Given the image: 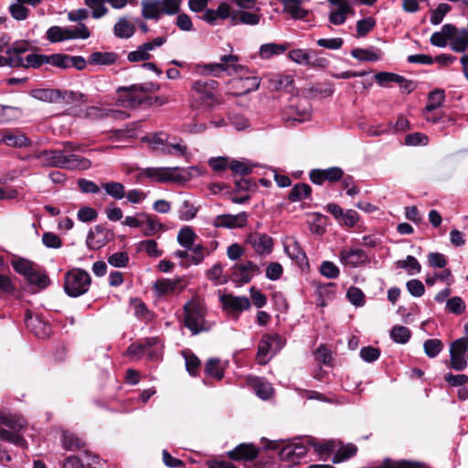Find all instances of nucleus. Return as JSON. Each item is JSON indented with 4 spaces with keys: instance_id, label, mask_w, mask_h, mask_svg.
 Returning <instances> with one entry per match:
<instances>
[{
    "instance_id": "nucleus-1",
    "label": "nucleus",
    "mask_w": 468,
    "mask_h": 468,
    "mask_svg": "<svg viewBox=\"0 0 468 468\" xmlns=\"http://www.w3.org/2000/svg\"><path fill=\"white\" fill-rule=\"evenodd\" d=\"M62 149L43 150L37 154L43 165L58 167L68 170H87L91 166V162L75 152L81 150V145L73 142H64Z\"/></svg>"
},
{
    "instance_id": "nucleus-2",
    "label": "nucleus",
    "mask_w": 468,
    "mask_h": 468,
    "mask_svg": "<svg viewBox=\"0 0 468 468\" xmlns=\"http://www.w3.org/2000/svg\"><path fill=\"white\" fill-rule=\"evenodd\" d=\"M206 315L207 307L199 299L192 298L184 305V324L194 335L209 331Z\"/></svg>"
},
{
    "instance_id": "nucleus-3",
    "label": "nucleus",
    "mask_w": 468,
    "mask_h": 468,
    "mask_svg": "<svg viewBox=\"0 0 468 468\" xmlns=\"http://www.w3.org/2000/svg\"><path fill=\"white\" fill-rule=\"evenodd\" d=\"M183 168L176 167H147L141 169L137 175V181L144 182V178L157 183H183L187 181V177L179 174Z\"/></svg>"
},
{
    "instance_id": "nucleus-4",
    "label": "nucleus",
    "mask_w": 468,
    "mask_h": 468,
    "mask_svg": "<svg viewBox=\"0 0 468 468\" xmlns=\"http://www.w3.org/2000/svg\"><path fill=\"white\" fill-rule=\"evenodd\" d=\"M91 282L90 275L82 269L68 271L64 279L65 292L70 297H78L88 292Z\"/></svg>"
},
{
    "instance_id": "nucleus-5",
    "label": "nucleus",
    "mask_w": 468,
    "mask_h": 468,
    "mask_svg": "<svg viewBox=\"0 0 468 468\" xmlns=\"http://www.w3.org/2000/svg\"><path fill=\"white\" fill-rule=\"evenodd\" d=\"M239 60V57L238 55H224L220 57L219 63H208L202 65V72L214 77H220L222 72L229 71V69L233 70L235 73H239L243 70L249 71V69L246 66L237 63Z\"/></svg>"
},
{
    "instance_id": "nucleus-6",
    "label": "nucleus",
    "mask_w": 468,
    "mask_h": 468,
    "mask_svg": "<svg viewBox=\"0 0 468 468\" xmlns=\"http://www.w3.org/2000/svg\"><path fill=\"white\" fill-rule=\"evenodd\" d=\"M29 48L30 44L27 40L14 42L10 47L6 48L5 55L2 54V49L0 48V67L20 68L24 66L22 54L26 53Z\"/></svg>"
},
{
    "instance_id": "nucleus-7",
    "label": "nucleus",
    "mask_w": 468,
    "mask_h": 468,
    "mask_svg": "<svg viewBox=\"0 0 468 468\" xmlns=\"http://www.w3.org/2000/svg\"><path fill=\"white\" fill-rule=\"evenodd\" d=\"M116 101L124 108H144V95L139 91L136 84L121 86L116 90Z\"/></svg>"
},
{
    "instance_id": "nucleus-8",
    "label": "nucleus",
    "mask_w": 468,
    "mask_h": 468,
    "mask_svg": "<svg viewBox=\"0 0 468 468\" xmlns=\"http://www.w3.org/2000/svg\"><path fill=\"white\" fill-rule=\"evenodd\" d=\"M468 365V338L461 337L452 342L450 346L449 367L455 371H463Z\"/></svg>"
},
{
    "instance_id": "nucleus-9",
    "label": "nucleus",
    "mask_w": 468,
    "mask_h": 468,
    "mask_svg": "<svg viewBox=\"0 0 468 468\" xmlns=\"http://www.w3.org/2000/svg\"><path fill=\"white\" fill-rule=\"evenodd\" d=\"M114 239L115 233L112 229H107L102 224H98L90 229L86 243L90 250H95L102 248Z\"/></svg>"
},
{
    "instance_id": "nucleus-10",
    "label": "nucleus",
    "mask_w": 468,
    "mask_h": 468,
    "mask_svg": "<svg viewBox=\"0 0 468 468\" xmlns=\"http://www.w3.org/2000/svg\"><path fill=\"white\" fill-rule=\"evenodd\" d=\"M27 328L37 338L46 339L50 336L51 325L39 315H33L30 311L25 314Z\"/></svg>"
},
{
    "instance_id": "nucleus-11",
    "label": "nucleus",
    "mask_w": 468,
    "mask_h": 468,
    "mask_svg": "<svg viewBox=\"0 0 468 468\" xmlns=\"http://www.w3.org/2000/svg\"><path fill=\"white\" fill-rule=\"evenodd\" d=\"M254 273H261V270L257 264L249 261L245 264H235L231 269L230 279L235 283H249Z\"/></svg>"
},
{
    "instance_id": "nucleus-12",
    "label": "nucleus",
    "mask_w": 468,
    "mask_h": 468,
    "mask_svg": "<svg viewBox=\"0 0 468 468\" xmlns=\"http://www.w3.org/2000/svg\"><path fill=\"white\" fill-rule=\"evenodd\" d=\"M186 284L185 283V277H179L175 280L159 279L154 284V290L159 296H166L174 293L183 292Z\"/></svg>"
},
{
    "instance_id": "nucleus-13",
    "label": "nucleus",
    "mask_w": 468,
    "mask_h": 468,
    "mask_svg": "<svg viewBox=\"0 0 468 468\" xmlns=\"http://www.w3.org/2000/svg\"><path fill=\"white\" fill-rule=\"evenodd\" d=\"M344 171L337 166H333L327 169H313L309 173V177L312 183L315 185H323L324 182L336 183L342 179Z\"/></svg>"
},
{
    "instance_id": "nucleus-14",
    "label": "nucleus",
    "mask_w": 468,
    "mask_h": 468,
    "mask_svg": "<svg viewBox=\"0 0 468 468\" xmlns=\"http://www.w3.org/2000/svg\"><path fill=\"white\" fill-rule=\"evenodd\" d=\"M249 214L242 211L237 215L222 214L215 218L213 225L216 228L241 229L248 223Z\"/></svg>"
},
{
    "instance_id": "nucleus-15",
    "label": "nucleus",
    "mask_w": 468,
    "mask_h": 468,
    "mask_svg": "<svg viewBox=\"0 0 468 468\" xmlns=\"http://www.w3.org/2000/svg\"><path fill=\"white\" fill-rule=\"evenodd\" d=\"M260 449L253 443H239L233 450L228 452V457L235 462H251L259 454Z\"/></svg>"
},
{
    "instance_id": "nucleus-16",
    "label": "nucleus",
    "mask_w": 468,
    "mask_h": 468,
    "mask_svg": "<svg viewBox=\"0 0 468 468\" xmlns=\"http://www.w3.org/2000/svg\"><path fill=\"white\" fill-rule=\"evenodd\" d=\"M246 243L251 245L259 255L270 254L273 247V239L265 233L254 232L248 235Z\"/></svg>"
},
{
    "instance_id": "nucleus-17",
    "label": "nucleus",
    "mask_w": 468,
    "mask_h": 468,
    "mask_svg": "<svg viewBox=\"0 0 468 468\" xmlns=\"http://www.w3.org/2000/svg\"><path fill=\"white\" fill-rule=\"evenodd\" d=\"M223 310L229 313H241L250 309L251 303L246 296H234L227 293L220 296Z\"/></svg>"
},
{
    "instance_id": "nucleus-18",
    "label": "nucleus",
    "mask_w": 468,
    "mask_h": 468,
    "mask_svg": "<svg viewBox=\"0 0 468 468\" xmlns=\"http://www.w3.org/2000/svg\"><path fill=\"white\" fill-rule=\"evenodd\" d=\"M218 87V82L215 80H198L192 86L193 90L201 95L203 101L209 100L215 103H220L215 96V90H217Z\"/></svg>"
},
{
    "instance_id": "nucleus-19",
    "label": "nucleus",
    "mask_w": 468,
    "mask_h": 468,
    "mask_svg": "<svg viewBox=\"0 0 468 468\" xmlns=\"http://www.w3.org/2000/svg\"><path fill=\"white\" fill-rule=\"evenodd\" d=\"M445 100L444 90L441 89H435L431 91L428 95V102L424 108V114L426 115V120L431 121L432 122H437L440 121L441 117H437L434 115L430 116L429 113L432 112L440 106L442 105Z\"/></svg>"
},
{
    "instance_id": "nucleus-20",
    "label": "nucleus",
    "mask_w": 468,
    "mask_h": 468,
    "mask_svg": "<svg viewBox=\"0 0 468 468\" xmlns=\"http://www.w3.org/2000/svg\"><path fill=\"white\" fill-rule=\"evenodd\" d=\"M282 338L279 335H264L259 342L256 359L259 365L264 366L269 362L267 355L269 354L272 343L279 344Z\"/></svg>"
},
{
    "instance_id": "nucleus-21",
    "label": "nucleus",
    "mask_w": 468,
    "mask_h": 468,
    "mask_svg": "<svg viewBox=\"0 0 468 468\" xmlns=\"http://www.w3.org/2000/svg\"><path fill=\"white\" fill-rule=\"evenodd\" d=\"M269 88L273 90H285L292 92L295 89L292 75L277 73L268 76Z\"/></svg>"
},
{
    "instance_id": "nucleus-22",
    "label": "nucleus",
    "mask_w": 468,
    "mask_h": 468,
    "mask_svg": "<svg viewBox=\"0 0 468 468\" xmlns=\"http://www.w3.org/2000/svg\"><path fill=\"white\" fill-rule=\"evenodd\" d=\"M249 72L250 70H243L241 72H239L238 74H240L241 77L234 80V85L237 88L241 89V90L237 93L238 96H241L250 91L256 90L260 86V80L258 77L245 76Z\"/></svg>"
},
{
    "instance_id": "nucleus-23",
    "label": "nucleus",
    "mask_w": 468,
    "mask_h": 468,
    "mask_svg": "<svg viewBox=\"0 0 468 468\" xmlns=\"http://www.w3.org/2000/svg\"><path fill=\"white\" fill-rule=\"evenodd\" d=\"M457 32V28L452 24H445L441 27V32H434L431 37V43L433 46L443 48L447 45V40L453 38Z\"/></svg>"
},
{
    "instance_id": "nucleus-24",
    "label": "nucleus",
    "mask_w": 468,
    "mask_h": 468,
    "mask_svg": "<svg viewBox=\"0 0 468 468\" xmlns=\"http://www.w3.org/2000/svg\"><path fill=\"white\" fill-rule=\"evenodd\" d=\"M0 423L14 431H19L27 426V420L23 417L2 410H0Z\"/></svg>"
},
{
    "instance_id": "nucleus-25",
    "label": "nucleus",
    "mask_w": 468,
    "mask_h": 468,
    "mask_svg": "<svg viewBox=\"0 0 468 468\" xmlns=\"http://www.w3.org/2000/svg\"><path fill=\"white\" fill-rule=\"evenodd\" d=\"M60 95L58 89H35L30 91L34 99L49 103H59Z\"/></svg>"
},
{
    "instance_id": "nucleus-26",
    "label": "nucleus",
    "mask_w": 468,
    "mask_h": 468,
    "mask_svg": "<svg viewBox=\"0 0 468 468\" xmlns=\"http://www.w3.org/2000/svg\"><path fill=\"white\" fill-rule=\"evenodd\" d=\"M282 4L283 12L288 13L294 19H304L308 11L301 7V0H278Z\"/></svg>"
},
{
    "instance_id": "nucleus-27",
    "label": "nucleus",
    "mask_w": 468,
    "mask_h": 468,
    "mask_svg": "<svg viewBox=\"0 0 468 468\" xmlns=\"http://www.w3.org/2000/svg\"><path fill=\"white\" fill-rule=\"evenodd\" d=\"M340 258L343 261L356 267L359 264L366 263L368 261L367 255L361 249H355L348 250H342Z\"/></svg>"
},
{
    "instance_id": "nucleus-28",
    "label": "nucleus",
    "mask_w": 468,
    "mask_h": 468,
    "mask_svg": "<svg viewBox=\"0 0 468 468\" xmlns=\"http://www.w3.org/2000/svg\"><path fill=\"white\" fill-rule=\"evenodd\" d=\"M26 280L30 285L36 286L39 290H44L50 284L49 277L47 273L42 272L38 266L29 272Z\"/></svg>"
},
{
    "instance_id": "nucleus-29",
    "label": "nucleus",
    "mask_w": 468,
    "mask_h": 468,
    "mask_svg": "<svg viewBox=\"0 0 468 468\" xmlns=\"http://www.w3.org/2000/svg\"><path fill=\"white\" fill-rule=\"evenodd\" d=\"M62 445L68 451H78L83 449L86 442L78 434L66 431L62 433Z\"/></svg>"
},
{
    "instance_id": "nucleus-30",
    "label": "nucleus",
    "mask_w": 468,
    "mask_h": 468,
    "mask_svg": "<svg viewBox=\"0 0 468 468\" xmlns=\"http://www.w3.org/2000/svg\"><path fill=\"white\" fill-rule=\"evenodd\" d=\"M312 196V187L306 183L295 184L288 194V199L291 202H298L303 199H309Z\"/></svg>"
},
{
    "instance_id": "nucleus-31",
    "label": "nucleus",
    "mask_w": 468,
    "mask_h": 468,
    "mask_svg": "<svg viewBox=\"0 0 468 468\" xmlns=\"http://www.w3.org/2000/svg\"><path fill=\"white\" fill-rule=\"evenodd\" d=\"M118 58H119V56L115 52L96 51V52H92L90 55L88 62L90 65L109 66V65L114 64L117 61Z\"/></svg>"
},
{
    "instance_id": "nucleus-32",
    "label": "nucleus",
    "mask_w": 468,
    "mask_h": 468,
    "mask_svg": "<svg viewBox=\"0 0 468 468\" xmlns=\"http://www.w3.org/2000/svg\"><path fill=\"white\" fill-rule=\"evenodd\" d=\"M113 32L119 38H129L135 33V27L126 17H121L114 25Z\"/></svg>"
},
{
    "instance_id": "nucleus-33",
    "label": "nucleus",
    "mask_w": 468,
    "mask_h": 468,
    "mask_svg": "<svg viewBox=\"0 0 468 468\" xmlns=\"http://www.w3.org/2000/svg\"><path fill=\"white\" fill-rule=\"evenodd\" d=\"M337 6L338 8L329 15L330 23L335 26L343 25L346 20V16L354 13V9L349 3H343V5Z\"/></svg>"
},
{
    "instance_id": "nucleus-34",
    "label": "nucleus",
    "mask_w": 468,
    "mask_h": 468,
    "mask_svg": "<svg viewBox=\"0 0 468 468\" xmlns=\"http://www.w3.org/2000/svg\"><path fill=\"white\" fill-rule=\"evenodd\" d=\"M161 10L158 0H148L142 2V16L145 19L159 20Z\"/></svg>"
},
{
    "instance_id": "nucleus-35",
    "label": "nucleus",
    "mask_w": 468,
    "mask_h": 468,
    "mask_svg": "<svg viewBox=\"0 0 468 468\" xmlns=\"http://www.w3.org/2000/svg\"><path fill=\"white\" fill-rule=\"evenodd\" d=\"M357 447L353 443H347L339 447V449L335 452L332 462L334 463H340L350 458L354 457L357 453Z\"/></svg>"
},
{
    "instance_id": "nucleus-36",
    "label": "nucleus",
    "mask_w": 468,
    "mask_h": 468,
    "mask_svg": "<svg viewBox=\"0 0 468 468\" xmlns=\"http://www.w3.org/2000/svg\"><path fill=\"white\" fill-rule=\"evenodd\" d=\"M59 103L81 105L88 102V97L80 91L61 90Z\"/></svg>"
},
{
    "instance_id": "nucleus-37",
    "label": "nucleus",
    "mask_w": 468,
    "mask_h": 468,
    "mask_svg": "<svg viewBox=\"0 0 468 468\" xmlns=\"http://www.w3.org/2000/svg\"><path fill=\"white\" fill-rule=\"evenodd\" d=\"M65 38L68 39H87L90 37L89 28L83 23H79L75 27H64Z\"/></svg>"
},
{
    "instance_id": "nucleus-38",
    "label": "nucleus",
    "mask_w": 468,
    "mask_h": 468,
    "mask_svg": "<svg viewBox=\"0 0 468 468\" xmlns=\"http://www.w3.org/2000/svg\"><path fill=\"white\" fill-rule=\"evenodd\" d=\"M380 54L379 49L374 50L373 48H357L351 51L352 57L361 61H378L380 59Z\"/></svg>"
},
{
    "instance_id": "nucleus-39",
    "label": "nucleus",
    "mask_w": 468,
    "mask_h": 468,
    "mask_svg": "<svg viewBox=\"0 0 468 468\" xmlns=\"http://www.w3.org/2000/svg\"><path fill=\"white\" fill-rule=\"evenodd\" d=\"M204 372L207 376L218 380H221L224 378V369L221 367L218 358H209L206 362Z\"/></svg>"
},
{
    "instance_id": "nucleus-40",
    "label": "nucleus",
    "mask_w": 468,
    "mask_h": 468,
    "mask_svg": "<svg viewBox=\"0 0 468 468\" xmlns=\"http://www.w3.org/2000/svg\"><path fill=\"white\" fill-rule=\"evenodd\" d=\"M197 238L194 230L190 227L185 226L178 232L177 241L182 247L191 249Z\"/></svg>"
},
{
    "instance_id": "nucleus-41",
    "label": "nucleus",
    "mask_w": 468,
    "mask_h": 468,
    "mask_svg": "<svg viewBox=\"0 0 468 468\" xmlns=\"http://www.w3.org/2000/svg\"><path fill=\"white\" fill-rule=\"evenodd\" d=\"M255 165L239 160H231L229 169L233 176H241L242 177L252 174Z\"/></svg>"
},
{
    "instance_id": "nucleus-42",
    "label": "nucleus",
    "mask_w": 468,
    "mask_h": 468,
    "mask_svg": "<svg viewBox=\"0 0 468 468\" xmlns=\"http://www.w3.org/2000/svg\"><path fill=\"white\" fill-rule=\"evenodd\" d=\"M18 431H9L4 428H0V440L13 443L21 448H27V442L26 439L17 433Z\"/></svg>"
},
{
    "instance_id": "nucleus-43",
    "label": "nucleus",
    "mask_w": 468,
    "mask_h": 468,
    "mask_svg": "<svg viewBox=\"0 0 468 468\" xmlns=\"http://www.w3.org/2000/svg\"><path fill=\"white\" fill-rule=\"evenodd\" d=\"M288 46L282 44L268 43L261 45L260 48V56L261 58H270L273 55L282 54Z\"/></svg>"
},
{
    "instance_id": "nucleus-44",
    "label": "nucleus",
    "mask_w": 468,
    "mask_h": 468,
    "mask_svg": "<svg viewBox=\"0 0 468 468\" xmlns=\"http://www.w3.org/2000/svg\"><path fill=\"white\" fill-rule=\"evenodd\" d=\"M384 468H421L422 463L410 460H392L386 458L383 460Z\"/></svg>"
},
{
    "instance_id": "nucleus-45",
    "label": "nucleus",
    "mask_w": 468,
    "mask_h": 468,
    "mask_svg": "<svg viewBox=\"0 0 468 468\" xmlns=\"http://www.w3.org/2000/svg\"><path fill=\"white\" fill-rule=\"evenodd\" d=\"M411 336V331L403 325H394L390 331L391 339L398 344H406Z\"/></svg>"
},
{
    "instance_id": "nucleus-46",
    "label": "nucleus",
    "mask_w": 468,
    "mask_h": 468,
    "mask_svg": "<svg viewBox=\"0 0 468 468\" xmlns=\"http://www.w3.org/2000/svg\"><path fill=\"white\" fill-rule=\"evenodd\" d=\"M310 96L322 95L328 97L333 95L335 91L334 84L331 82L317 83L305 89Z\"/></svg>"
},
{
    "instance_id": "nucleus-47",
    "label": "nucleus",
    "mask_w": 468,
    "mask_h": 468,
    "mask_svg": "<svg viewBox=\"0 0 468 468\" xmlns=\"http://www.w3.org/2000/svg\"><path fill=\"white\" fill-rule=\"evenodd\" d=\"M141 216L146 220V227L143 229L144 236L151 237L164 229V225L156 221L153 216L146 213H142Z\"/></svg>"
},
{
    "instance_id": "nucleus-48",
    "label": "nucleus",
    "mask_w": 468,
    "mask_h": 468,
    "mask_svg": "<svg viewBox=\"0 0 468 468\" xmlns=\"http://www.w3.org/2000/svg\"><path fill=\"white\" fill-rule=\"evenodd\" d=\"M37 266V265L36 263H34L33 261L24 259V258H19L18 260H15L12 261V267L14 268V270L20 275H23L25 278Z\"/></svg>"
},
{
    "instance_id": "nucleus-49",
    "label": "nucleus",
    "mask_w": 468,
    "mask_h": 468,
    "mask_svg": "<svg viewBox=\"0 0 468 468\" xmlns=\"http://www.w3.org/2000/svg\"><path fill=\"white\" fill-rule=\"evenodd\" d=\"M443 344L440 339L432 338L427 339L423 343V349L426 356L430 358L436 357L442 350Z\"/></svg>"
},
{
    "instance_id": "nucleus-50",
    "label": "nucleus",
    "mask_w": 468,
    "mask_h": 468,
    "mask_svg": "<svg viewBox=\"0 0 468 468\" xmlns=\"http://www.w3.org/2000/svg\"><path fill=\"white\" fill-rule=\"evenodd\" d=\"M3 142L12 147H23L30 144V141L24 134H13L5 133L2 138Z\"/></svg>"
},
{
    "instance_id": "nucleus-51",
    "label": "nucleus",
    "mask_w": 468,
    "mask_h": 468,
    "mask_svg": "<svg viewBox=\"0 0 468 468\" xmlns=\"http://www.w3.org/2000/svg\"><path fill=\"white\" fill-rule=\"evenodd\" d=\"M253 389L258 397L262 399H268L271 396L272 388L269 383L263 381L262 378H256L252 382Z\"/></svg>"
},
{
    "instance_id": "nucleus-52",
    "label": "nucleus",
    "mask_w": 468,
    "mask_h": 468,
    "mask_svg": "<svg viewBox=\"0 0 468 468\" xmlns=\"http://www.w3.org/2000/svg\"><path fill=\"white\" fill-rule=\"evenodd\" d=\"M313 54H315V50L306 51L304 49L296 48L292 49L288 53L289 58L298 64H303L307 66L309 58H313Z\"/></svg>"
},
{
    "instance_id": "nucleus-53",
    "label": "nucleus",
    "mask_w": 468,
    "mask_h": 468,
    "mask_svg": "<svg viewBox=\"0 0 468 468\" xmlns=\"http://www.w3.org/2000/svg\"><path fill=\"white\" fill-rule=\"evenodd\" d=\"M48 63V55L44 54H29L24 58V66L20 68L28 69H38L43 64Z\"/></svg>"
},
{
    "instance_id": "nucleus-54",
    "label": "nucleus",
    "mask_w": 468,
    "mask_h": 468,
    "mask_svg": "<svg viewBox=\"0 0 468 468\" xmlns=\"http://www.w3.org/2000/svg\"><path fill=\"white\" fill-rule=\"evenodd\" d=\"M186 371L192 377H197L201 366L199 358L192 352L184 354Z\"/></svg>"
},
{
    "instance_id": "nucleus-55",
    "label": "nucleus",
    "mask_w": 468,
    "mask_h": 468,
    "mask_svg": "<svg viewBox=\"0 0 468 468\" xmlns=\"http://www.w3.org/2000/svg\"><path fill=\"white\" fill-rule=\"evenodd\" d=\"M376 82L380 86H388L390 82L399 84L403 80V76L392 73L381 71L375 75Z\"/></svg>"
},
{
    "instance_id": "nucleus-56",
    "label": "nucleus",
    "mask_w": 468,
    "mask_h": 468,
    "mask_svg": "<svg viewBox=\"0 0 468 468\" xmlns=\"http://www.w3.org/2000/svg\"><path fill=\"white\" fill-rule=\"evenodd\" d=\"M397 266L407 270L409 274L419 273L421 271V265L417 259L411 255H408L404 261H399Z\"/></svg>"
},
{
    "instance_id": "nucleus-57",
    "label": "nucleus",
    "mask_w": 468,
    "mask_h": 468,
    "mask_svg": "<svg viewBox=\"0 0 468 468\" xmlns=\"http://www.w3.org/2000/svg\"><path fill=\"white\" fill-rule=\"evenodd\" d=\"M106 193L115 199H122L125 197L124 186L119 182H109L102 185Z\"/></svg>"
},
{
    "instance_id": "nucleus-58",
    "label": "nucleus",
    "mask_w": 468,
    "mask_h": 468,
    "mask_svg": "<svg viewBox=\"0 0 468 468\" xmlns=\"http://www.w3.org/2000/svg\"><path fill=\"white\" fill-rule=\"evenodd\" d=\"M376 27L375 18L369 16L356 22V34L358 37L367 36Z\"/></svg>"
},
{
    "instance_id": "nucleus-59",
    "label": "nucleus",
    "mask_w": 468,
    "mask_h": 468,
    "mask_svg": "<svg viewBox=\"0 0 468 468\" xmlns=\"http://www.w3.org/2000/svg\"><path fill=\"white\" fill-rule=\"evenodd\" d=\"M320 273L327 279H336L340 274L339 268L332 261H324L319 268Z\"/></svg>"
},
{
    "instance_id": "nucleus-60",
    "label": "nucleus",
    "mask_w": 468,
    "mask_h": 468,
    "mask_svg": "<svg viewBox=\"0 0 468 468\" xmlns=\"http://www.w3.org/2000/svg\"><path fill=\"white\" fill-rule=\"evenodd\" d=\"M54 67H58L60 69H68L70 67L69 65V55L62 54V53H54L52 55H48V63Z\"/></svg>"
},
{
    "instance_id": "nucleus-61",
    "label": "nucleus",
    "mask_w": 468,
    "mask_h": 468,
    "mask_svg": "<svg viewBox=\"0 0 468 468\" xmlns=\"http://www.w3.org/2000/svg\"><path fill=\"white\" fill-rule=\"evenodd\" d=\"M162 14L176 15L180 11L182 0H158Z\"/></svg>"
},
{
    "instance_id": "nucleus-62",
    "label": "nucleus",
    "mask_w": 468,
    "mask_h": 468,
    "mask_svg": "<svg viewBox=\"0 0 468 468\" xmlns=\"http://www.w3.org/2000/svg\"><path fill=\"white\" fill-rule=\"evenodd\" d=\"M346 298L356 306H363L365 304V294L360 288L351 286L346 292Z\"/></svg>"
},
{
    "instance_id": "nucleus-63",
    "label": "nucleus",
    "mask_w": 468,
    "mask_h": 468,
    "mask_svg": "<svg viewBox=\"0 0 468 468\" xmlns=\"http://www.w3.org/2000/svg\"><path fill=\"white\" fill-rule=\"evenodd\" d=\"M308 441L309 444L314 447V451L320 455L331 453L334 452L335 447V444L333 441L319 442L315 439L312 438Z\"/></svg>"
},
{
    "instance_id": "nucleus-64",
    "label": "nucleus",
    "mask_w": 468,
    "mask_h": 468,
    "mask_svg": "<svg viewBox=\"0 0 468 468\" xmlns=\"http://www.w3.org/2000/svg\"><path fill=\"white\" fill-rule=\"evenodd\" d=\"M9 12L11 16L17 21L26 20L30 14V10L18 2L9 6Z\"/></svg>"
}]
</instances>
